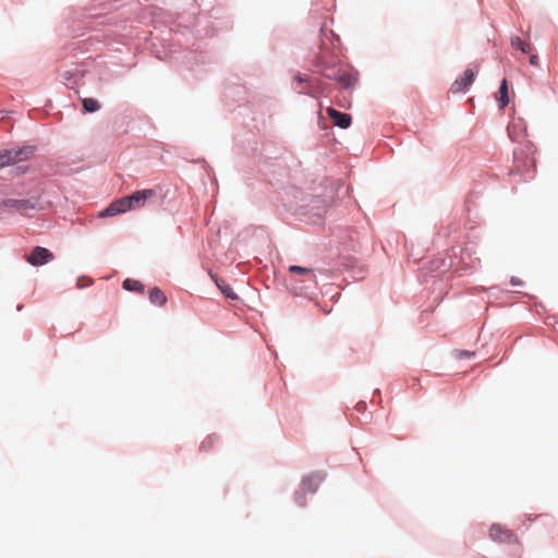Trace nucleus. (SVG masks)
I'll return each instance as SVG.
<instances>
[{
	"label": "nucleus",
	"mask_w": 558,
	"mask_h": 558,
	"mask_svg": "<svg viewBox=\"0 0 558 558\" xmlns=\"http://www.w3.org/2000/svg\"><path fill=\"white\" fill-rule=\"evenodd\" d=\"M298 85H306L307 89L301 92L302 95L311 98H319L320 96H329L332 92V87L318 78H313L306 74L296 73L293 77Z\"/></svg>",
	"instance_id": "8"
},
{
	"label": "nucleus",
	"mask_w": 558,
	"mask_h": 558,
	"mask_svg": "<svg viewBox=\"0 0 558 558\" xmlns=\"http://www.w3.org/2000/svg\"><path fill=\"white\" fill-rule=\"evenodd\" d=\"M120 198L109 203L104 209L98 213L99 218H110L117 215L125 214L124 208L120 205Z\"/></svg>",
	"instance_id": "19"
},
{
	"label": "nucleus",
	"mask_w": 558,
	"mask_h": 558,
	"mask_svg": "<svg viewBox=\"0 0 558 558\" xmlns=\"http://www.w3.org/2000/svg\"><path fill=\"white\" fill-rule=\"evenodd\" d=\"M489 536L493 541L505 544H511L517 541V535L511 530L506 529L499 523L492 524L489 529Z\"/></svg>",
	"instance_id": "12"
},
{
	"label": "nucleus",
	"mask_w": 558,
	"mask_h": 558,
	"mask_svg": "<svg viewBox=\"0 0 558 558\" xmlns=\"http://www.w3.org/2000/svg\"><path fill=\"white\" fill-rule=\"evenodd\" d=\"M295 199L294 214L307 225H320L333 202L332 196L307 193H301Z\"/></svg>",
	"instance_id": "4"
},
{
	"label": "nucleus",
	"mask_w": 558,
	"mask_h": 558,
	"mask_svg": "<svg viewBox=\"0 0 558 558\" xmlns=\"http://www.w3.org/2000/svg\"><path fill=\"white\" fill-rule=\"evenodd\" d=\"M320 310H322L324 313H326V314L330 313V310H328V308H322V307H320Z\"/></svg>",
	"instance_id": "44"
},
{
	"label": "nucleus",
	"mask_w": 558,
	"mask_h": 558,
	"mask_svg": "<svg viewBox=\"0 0 558 558\" xmlns=\"http://www.w3.org/2000/svg\"><path fill=\"white\" fill-rule=\"evenodd\" d=\"M326 478V473L320 471L312 472L302 477L301 489L310 493H316L319 485Z\"/></svg>",
	"instance_id": "13"
},
{
	"label": "nucleus",
	"mask_w": 558,
	"mask_h": 558,
	"mask_svg": "<svg viewBox=\"0 0 558 558\" xmlns=\"http://www.w3.org/2000/svg\"><path fill=\"white\" fill-rule=\"evenodd\" d=\"M302 182H303L304 184H311V185H313V184H315V183H316V180H315V179H306V178H304V179L302 180Z\"/></svg>",
	"instance_id": "39"
},
{
	"label": "nucleus",
	"mask_w": 558,
	"mask_h": 558,
	"mask_svg": "<svg viewBox=\"0 0 558 558\" xmlns=\"http://www.w3.org/2000/svg\"><path fill=\"white\" fill-rule=\"evenodd\" d=\"M325 46V43H322ZM314 72L325 80L336 82L342 89H350L359 81V72L344 64L332 51L326 47L320 49L313 61Z\"/></svg>",
	"instance_id": "3"
},
{
	"label": "nucleus",
	"mask_w": 558,
	"mask_h": 558,
	"mask_svg": "<svg viewBox=\"0 0 558 558\" xmlns=\"http://www.w3.org/2000/svg\"><path fill=\"white\" fill-rule=\"evenodd\" d=\"M24 305L23 304H17L16 305V311L17 312H21L23 310Z\"/></svg>",
	"instance_id": "42"
},
{
	"label": "nucleus",
	"mask_w": 558,
	"mask_h": 558,
	"mask_svg": "<svg viewBox=\"0 0 558 558\" xmlns=\"http://www.w3.org/2000/svg\"><path fill=\"white\" fill-rule=\"evenodd\" d=\"M75 284H76L77 289L82 290V289L93 286L94 280L87 275H82L76 278Z\"/></svg>",
	"instance_id": "28"
},
{
	"label": "nucleus",
	"mask_w": 558,
	"mask_h": 558,
	"mask_svg": "<svg viewBox=\"0 0 558 558\" xmlns=\"http://www.w3.org/2000/svg\"><path fill=\"white\" fill-rule=\"evenodd\" d=\"M168 190H163L161 185H155L149 189H140L128 195L120 197V205L123 206L124 211H131L138 209L145 205V203L154 197H158V204H162L168 196Z\"/></svg>",
	"instance_id": "7"
},
{
	"label": "nucleus",
	"mask_w": 558,
	"mask_h": 558,
	"mask_svg": "<svg viewBox=\"0 0 558 558\" xmlns=\"http://www.w3.org/2000/svg\"><path fill=\"white\" fill-rule=\"evenodd\" d=\"M529 63L533 66H537L539 64V58L535 53H530Z\"/></svg>",
	"instance_id": "34"
},
{
	"label": "nucleus",
	"mask_w": 558,
	"mask_h": 558,
	"mask_svg": "<svg viewBox=\"0 0 558 558\" xmlns=\"http://www.w3.org/2000/svg\"><path fill=\"white\" fill-rule=\"evenodd\" d=\"M294 502L300 507L306 506L305 490H296L293 495Z\"/></svg>",
	"instance_id": "29"
},
{
	"label": "nucleus",
	"mask_w": 558,
	"mask_h": 558,
	"mask_svg": "<svg viewBox=\"0 0 558 558\" xmlns=\"http://www.w3.org/2000/svg\"><path fill=\"white\" fill-rule=\"evenodd\" d=\"M37 150V146L31 144L0 149V171L11 167L10 173L12 177L26 174L31 170L26 162L35 156Z\"/></svg>",
	"instance_id": "6"
},
{
	"label": "nucleus",
	"mask_w": 558,
	"mask_h": 558,
	"mask_svg": "<svg viewBox=\"0 0 558 558\" xmlns=\"http://www.w3.org/2000/svg\"><path fill=\"white\" fill-rule=\"evenodd\" d=\"M378 397L380 399V389L379 388H376L373 392V398H372V402L375 401V398Z\"/></svg>",
	"instance_id": "38"
},
{
	"label": "nucleus",
	"mask_w": 558,
	"mask_h": 558,
	"mask_svg": "<svg viewBox=\"0 0 558 558\" xmlns=\"http://www.w3.org/2000/svg\"><path fill=\"white\" fill-rule=\"evenodd\" d=\"M293 166H295L296 168H301L302 167V162L300 160L293 159Z\"/></svg>",
	"instance_id": "40"
},
{
	"label": "nucleus",
	"mask_w": 558,
	"mask_h": 558,
	"mask_svg": "<svg viewBox=\"0 0 558 558\" xmlns=\"http://www.w3.org/2000/svg\"><path fill=\"white\" fill-rule=\"evenodd\" d=\"M209 276L213 279V281L216 283V286L218 287L219 281L222 279L217 274H214L211 271L209 272Z\"/></svg>",
	"instance_id": "37"
},
{
	"label": "nucleus",
	"mask_w": 558,
	"mask_h": 558,
	"mask_svg": "<svg viewBox=\"0 0 558 558\" xmlns=\"http://www.w3.org/2000/svg\"><path fill=\"white\" fill-rule=\"evenodd\" d=\"M71 70L75 77V81H73V84H76V85L80 84V82L85 77V75L88 72V70L85 68V65L83 63L73 64Z\"/></svg>",
	"instance_id": "25"
},
{
	"label": "nucleus",
	"mask_w": 558,
	"mask_h": 558,
	"mask_svg": "<svg viewBox=\"0 0 558 558\" xmlns=\"http://www.w3.org/2000/svg\"><path fill=\"white\" fill-rule=\"evenodd\" d=\"M510 284L512 287L522 286L523 281L520 278H518V277H511L510 278Z\"/></svg>",
	"instance_id": "36"
},
{
	"label": "nucleus",
	"mask_w": 558,
	"mask_h": 558,
	"mask_svg": "<svg viewBox=\"0 0 558 558\" xmlns=\"http://www.w3.org/2000/svg\"><path fill=\"white\" fill-rule=\"evenodd\" d=\"M510 45L513 49L522 53H530L532 50V46L530 44H526L521 37L517 35H512L510 37Z\"/></svg>",
	"instance_id": "23"
},
{
	"label": "nucleus",
	"mask_w": 558,
	"mask_h": 558,
	"mask_svg": "<svg viewBox=\"0 0 558 558\" xmlns=\"http://www.w3.org/2000/svg\"><path fill=\"white\" fill-rule=\"evenodd\" d=\"M325 32H326V31H325V28H324V27H320V28H319L320 37H323V35H324V33H325Z\"/></svg>",
	"instance_id": "43"
},
{
	"label": "nucleus",
	"mask_w": 558,
	"mask_h": 558,
	"mask_svg": "<svg viewBox=\"0 0 558 558\" xmlns=\"http://www.w3.org/2000/svg\"><path fill=\"white\" fill-rule=\"evenodd\" d=\"M54 259V254L45 246L37 245L26 256V262L34 266L40 267L47 265Z\"/></svg>",
	"instance_id": "10"
},
{
	"label": "nucleus",
	"mask_w": 558,
	"mask_h": 558,
	"mask_svg": "<svg viewBox=\"0 0 558 558\" xmlns=\"http://www.w3.org/2000/svg\"><path fill=\"white\" fill-rule=\"evenodd\" d=\"M507 133L511 142H518L520 136L527 135V125L522 118H518L508 124Z\"/></svg>",
	"instance_id": "17"
},
{
	"label": "nucleus",
	"mask_w": 558,
	"mask_h": 558,
	"mask_svg": "<svg viewBox=\"0 0 558 558\" xmlns=\"http://www.w3.org/2000/svg\"><path fill=\"white\" fill-rule=\"evenodd\" d=\"M153 19L155 25L149 38L151 53L161 61H168L175 66H185L192 73L196 71L197 53L174 37L182 36L189 40L195 35H202L201 29L197 28V7L191 4L189 10L183 12L159 9L154 13Z\"/></svg>",
	"instance_id": "1"
},
{
	"label": "nucleus",
	"mask_w": 558,
	"mask_h": 558,
	"mask_svg": "<svg viewBox=\"0 0 558 558\" xmlns=\"http://www.w3.org/2000/svg\"><path fill=\"white\" fill-rule=\"evenodd\" d=\"M232 155L234 166L244 172L257 169L266 174L279 157L277 148L270 149L266 144L259 147L256 132L236 131L232 136Z\"/></svg>",
	"instance_id": "2"
},
{
	"label": "nucleus",
	"mask_w": 558,
	"mask_h": 558,
	"mask_svg": "<svg viewBox=\"0 0 558 558\" xmlns=\"http://www.w3.org/2000/svg\"><path fill=\"white\" fill-rule=\"evenodd\" d=\"M148 299L153 305L160 306V307L165 306L168 302L167 295L157 286H155L148 290Z\"/></svg>",
	"instance_id": "21"
},
{
	"label": "nucleus",
	"mask_w": 558,
	"mask_h": 558,
	"mask_svg": "<svg viewBox=\"0 0 558 558\" xmlns=\"http://www.w3.org/2000/svg\"><path fill=\"white\" fill-rule=\"evenodd\" d=\"M288 271L291 278L286 280V287L290 293L315 301L316 305L319 306L316 296L317 279L314 269L301 265H290Z\"/></svg>",
	"instance_id": "5"
},
{
	"label": "nucleus",
	"mask_w": 558,
	"mask_h": 558,
	"mask_svg": "<svg viewBox=\"0 0 558 558\" xmlns=\"http://www.w3.org/2000/svg\"><path fill=\"white\" fill-rule=\"evenodd\" d=\"M496 101H497V107L499 110H505V108L510 102L509 84H508L507 78H505V77L501 80V82L499 84V87H498V90L496 94Z\"/></svg>",
	"instance_id": "18"
},
{
	"label": "nucleus",
	"mask_w": 558,
	"mask_h": 558,
	"mask_svg": "<svg viewBox=\"0 0 558 558\" xmlns=\"http://www.w3.org/2000/svg\"><path fill=\"white\" fill-rule=\"evenodd\" d=\"M466 258L470 259V267L471 268H476L475 260L472 259V253H471V248L470 247H465L462 251V253H461V259H462L463 263H465ZM476 263L478 264L480 259H476Z\"/></svg>",
	"instance_id": "30"
},
{
	"label": "nucleus",
	"mask_w": 558,
	"mask_h": 558,
	"mask_svg": "<svg viewBox=\"0 0 558 558\" xmlns=\"http://www.w3.org/2000/svg\"><path fill=\"white\" fill-rule=\"evenodd\" d=\"M195 162H201L203 165L204 169L206 170L207 174L210 175V172L213 171V169L209 166V163L205 160V158L201 157V158L196 159Z\"/></svg>",
	"instance_id": "33"
},
{
	"label": "nucleus",
	"mask_w": 558,
	"mask_h": 558,
	"mask_svg": "<svg viewBox=\"0 0 558 558\" xmlns=\"http://www.w3.org/2000/svg\"><path fill=\"white\" fill-rule=\"evenodd\" d=\"M232 114H233L234 121H236L241 125V129L239 131H245V130L255 131V130H257V126L255 124V117H254V112H253L251 104L243 102V104L236 105L232 109Z\"/></svg>",
	"instance_id": "9"
},
{
	"label": "nucleus",
	"mask_w": 558,
	"mask_h": 558,
	"mask_svg": "<svg viewBox=\"0 0 558 558\" xmlns=\"http://www.w3.org/2000/svg\"><path fill=\"white\" fill-rule=\"evenodd\" d=\"M121 68L125 69V68H130V65L129 64H122Z\"/></svg>",
	"instance_id": "45"
},
{
	"label": "nucleus",
	"mask_w": 558,
	"mask_h": 558,
	"mask_svg": "<svg viewBox=\"0 0 558 558\" xmlns=\"http://www.w3.org/2000/svg\"><path fill=\"white\" fill-rule=\"evenodd\" d=\"M450 266L451 264L447 265L446 258H435L430 260L428 265L424 266L422 276L424 277L425 280H427V278L434 277V272L445 274Z\"/></svg>",
	"instance_id": "15"
},
{
	"label": "nucleus",
	"mask_w": 558,
	"mask_h": 558,
	"mask_svg": "<svg viewBox=\"0 0 558 558\" xmlns=\"http://www.w3.org/2000/svg\"><path fill=\"white\" fill-rule=\"evenodd\" d=\"M329 39H330V44L332 46L333 49L337 48V44H340V37L339 35H337L333 31H329Z\"/></svg>",
	"instance_id": "32"
},
{
	"label": "nucleus",
	"mask_w": 558,
	"mask_h": 558,
	"mask_svg": "<svg viewBox=\"0 0 558 558\" xmlns=\"http://www.w3.org/2000/svg\"><path fill=\"white\" fill-rule=\"evenodd\" d=\"M60 78L62 81V83L70 89H74L75 86H77L76 84H73V81H75V77H74V74L72 72L71 69L69 70H64L61 74H60Z\"/></svg>",
	"instance_id": "26"
},
{
	"label": "nucleus",
	"mask_w": 558,
	"mask_h": 558,
	"mask_svg": "<svg viewBox=\"0 0 558 558\" xmlns=\"http://www.w3.org/2000/svg\"><path fill=\"white\" fill-rule=\"evenodd\" d=\"M367 409V404L365 401H359L356 404H355V410L360 413H363L365 412Z\"/></svg>",
	"instance_id": "35"
},
{
	"label": "nucleus",
	"mask_w": 558,
	"mask_h": 558,
	"mask_svg": "<svg viewBox=\"0 0 558 558\" xmlns=\"http://www.w3.org/2000/svg\"><path fill=\"white\" fill-rule=\"evenodd\" d=\"M217 288L226 299L232 301L240 300V296L234 292L233 288L225 280H220Z\"/></svg>",
	"instance_id": "24"
},
{
	"label": "nucleus",
	"mask_w": 558,
	"mask_h": 558,
	"mask_svg": "<svg viewBox=\"0 0 558 558\" xmlns=\"http://www.w3.org/2000/svg\"><path fill=\"white\" fill-rule=\"evenodd\" d=\"M4 208H5V206L2 205V199H0V215H2L4 213Z\"/></svg>",
	"instance_id": "41"
},
{
	"label": "nucleus",
	"mask_w": 558,
	"mask_h": 558,
	"mask_svg": "<svg viewBox=\"0 0 558 558\" xmlns=\"http://www.w3.org/2000/svg\"><path fill=\"white\" fill-rule=\"evenodd\" d=\"M101 109V104L94 97L81 98V112L82 114H92Z\"/></svg>",
	"instance_id": "20"
},
{
	"label": "nucleus",
	"mask_w": 558,
	"mask_h": 558,
	"mask_svg": "<svg viewBox=\"0 0 558 558\" xmlns=\"http://www.w3.org/2000/svg\"><path fill=\"white\" fill-rule=\"evenodd\" d=\"M454 353L458 359H472L475 356V351L469 350H456Z\"/></svg>",
	"instance_id": "31"
},
{
	"label": "nucleus",
	"mask_w": 558,
	"mask_h": 558,
	"mask_svg": "<svg viewBox=\"0 0 558 558\" xmlns=\"http://www.w3.org/2000/svg\"><path fill=\"white\" fill-rule=\"evenodd\" d=\"M122 288L128 292H136L143 294L145 291V286L142 281L133 278H125L122 281Z\"/></svg>",
	"instance_id": "22"
},
{
	"label": "nucleus",
	"mask_w": 558,
	"mask_h": 558,
	"mask_svg": "<svg viewBox=\"0 0 558 558\" xmlns=\"http://www.w3.org/2000/svg\"><path fill=\"white\" fill-rule=\"evenodd\" d=\"M327 114L339 129L347 130L352 124V116L350 113L339 111L333 107L327 108Z\"/></svg>",
	"instance_id": "14"
},
{
	"label": "nucleus",
	"mask_w": 558,
	"mask_h": 558,
	"mask_svg": "<svg viewBox=\"0 0 558 558\" xmlns=\"http://www.w3.org/2000/svg\"><path fill=\"white\" fill-rule=\"evenodd\" d=\"M39 197H31V198H3L2 205L15 209H26V210H34L36 209L37 203Z\"/></svg>",
	"instance_id": "16"
},
{
	"label": "nucleus",
	"mask_w": 558,
	"mask_h": 558,
	"mask_svg": "<svg viewBox=\"0 0 558 558\" xmlns=\"http://www.w3.org/2000/svg\"><path fill=\"white\" fill-rule=\"evenodd\" d=\"M476 77V73L473 69L466 68L463 73L454 80L450 86V92L453 94L462 93L466 94L473 85Z\"/></svg>",
	"instance_id": "11"
},
{
	"label": "nucleus",
	"mask_w": 558,
	"mask_h": 558,
	"mask_svg": "<svg viewBox=\"0 0 558 558\" xmlns=\"http://www.w3.org/2000/svg\"><path fill=\"white\" fill-rule=\"evenodd\" d=\"M217 440H218V435L217 434L209 435L207 438H205L202 441V444L199 446V450L203 451V452L209 451Z\"/></svg>",
	"instance_id": "27"
}]
</instances>
